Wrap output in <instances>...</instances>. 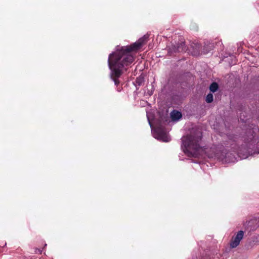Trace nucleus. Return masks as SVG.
<instances>
[{
    "label": "nucleus",
    "mask_w": 259,
    "mask_h": 259,
    "mask_svg": "<svg viewBox=\"0 0 259 259\" xmlns=\"http://www.w3.org/2000/svg\"><path fill=\"white\" fill-rule=\"evenodd\" d=\"M149 38L148 35H145L136 42L130 46L122 47L120 49L110 54L108 57V65L111 70L110 76L115 85L120 83L119 78L126 71V67L134 61V57L131 52L137 51L145 45Z\"/></svg>",
    "instance_id": "nucleus-1"
},
{
    "label": "nucleus",
    "mask_w": 259,
    "mask_h": 259,
    "mask_svg": "<svg viewBox=\"0 0 259 259\" xmlns=\"http://www.w3.org/2000/svg\"><path fill=\"white\" fill-rule=\"evenodd\" d=\"M201 138L202 134L200 132H197L195 134L191 133L184 137L182 140L184 152L189 156L198 157L202 150L199 144Z\"/></svg>",
    "instance_id": "nucleus-2"
},
{
    "label": "nucleus",
    "mask_w": 259,
    "mask_h": 259,
    "mask_svg": "<svg viewBox=\"0 0 259 259\" xmlns=\"http://www.w3.org/2000/svg\"><path fill=\"white\" fill-rule=\"evenodd\" d=\"M155 138L163 142H167L170 141V138L161 127H157L154 130Z\"/></svg>",
    "instance_id": "nucleus-3"
},
{
    "label": "nucleus",
    "mask_w": 259,
    "mask_h": 259,
    "mask_svg": "<svg viewBox=\"0 0 259 259\" xmlns=\"http://www.w3.org/2000/svg\"><path fill=\"white\" fill-rule=\"evenodd\" d=\"M243 235L244 232L243 231H239L235 236H233L230 243V247L232 248L236 247L242 239Z\"/></svg>",
    "instance_id": "nucleus-4"
},
{
    "label": "nucleus",
    "mask_w": 259,
    "mask_h": 259,
    "mask_svg": "<svg viewBox=\"0 0 259 259\" xmlns=\"http://www.w3.org/2000/svg\"><path fill=\"white\" fill-rule=\"evenodd\" d=\"M182 117V114L181 112L174 110L171 113H170V117L172 121H178L180 119H181Z\"/></svg>",
    "instance_id": "nucleus-5"
},
{
    "label": "nucleus",
    "mask_w": 259,
    "mask_h": 259,
    "mask_svg": "<svg viewBox=\"0 0 259 259\" xmlns=\"http://www.w3.org/2000/svg\"><path fill=\"white\" fill-rule=\"evenodd\" d=\"M177 51L178 52H185L188 50L184 41H181L177 45Z\"/></svg>",
    "instance_id": "nucleus-6"
},
{
    "label": "nucleus",
    "mask_w": 259,
    "mask_h": 259,
    "mask_svg": "<svg viewBox=\"0 0 259 259\" xmlns=\"http://www.w3.org/2000/svg\"><path fill=\"white\" fill-rule=\"evenodd\" d=\"M178 52L177 51V46L171 45L168 47V53L170 56L174 55L175 53Z\"/></svg>",
    "instance_id": "nucleus-7"
},
{
    "label": "nucleus",
    "mask_w": 259,
    "mask_h": 259,
    "mask_svg": "<svg viewBox=\"0 0 259 259\" xmlns=\"http://www.w3.org/2000/svg\"><path fill=\"white\" fill-rule=\"evenodd\" d=\"M218 89H219V85L215 82H212L209 86V90L212 93H214V92H217V90H218Z\"/></svg>",
    "instance_id": "nucleus-8"
},
{
    "label": "nucleus",
    "mask_w": 259,
    "mask_h": 259,
    "mask_svg": "<svg viewBox=\"0 0 259 259\" xmlns=\"http://www.w3.org/2000/svg\"><path fill=\"white\" fill-rule=\"evenodd\" d=\"M144 77L142 75L139 76V77H138L136 78V84L138 86L142 85L143 84V83H144Z\"/></svg>",
    "instance_id": "nucleus-9"
},
{
    "label": "nucleus",
    "mask_w": 259,
    "mask_h": 259,
    "mask_svg": "<svg viewBox=\"0 0 259 259\" xmlns=\"http://www.w3.org/2000/svg\"><path fill=\"white\" fill-rule=\"evenodd\" d=\"M213 100V96L211 93H209L206 97L205 101L207 103H211Z\"/></svg>",
    "instance_id": "nucleus-10"
},
{
    "label": "nucleus",
    "mask_w": 259,
    "mask_h": 259,
    "mask_svg": "<svg viewBox=\"0 0 259 259\" xmlns=\"http://www.w3.org/2000/svg\"><path fill=\"white\" fill-rule=\"evenodd\" d=\"M192 54L193 56H197L199 54V47L198 48H196L195 50L192 52Z\"/></svg>",
    "instance_id": "nucleus-11"
},
{
    "label": "nucleus",
    "mask_w": 259,
    "mask_h": 259,
    "mask_svg": "<svg viewBox=\"0 0 259 259\" xmlns=\"http://www.w3.org/2000/svg\"><path fill=\"white\" fill-rule=\"evenodd\" d=\"M253 137H253V136L252 135H251V138H250V139H251V140L252 139H253Z\"/></svg>",
    "instance_id": "nucleus-12"
}]
</instances>
